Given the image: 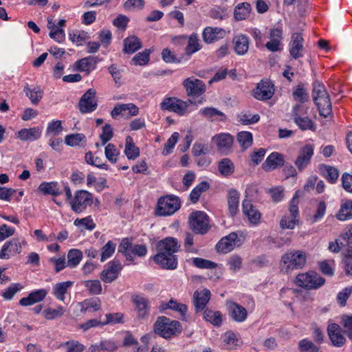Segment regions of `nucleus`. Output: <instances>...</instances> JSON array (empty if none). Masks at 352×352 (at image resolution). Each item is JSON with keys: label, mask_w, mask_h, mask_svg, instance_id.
Masks as SVG:
<instances>
[{"label": "nucleus", "mask_w": 352, "mask_h": 352, "mask_svg": "<svg viewBox=\"0 0 352 352\" xmlns=\"http://www.w3.org/2000/svg\"><path fill=\"white\" fill-rule=\"evenodd\" d=\"M180 248V243L174 237H166L157 243V254L154 261L164 269L175 270L177 266V258L175 253Z\"/></svg>", "instance_id": "f257e3e1"}, {"label": "nucleus", "mask_w": 352, "mask_h": 352, "mask_svg": "<svg viewBox=\"0 0 352 352\" xmlns=\"http://www.w3.org/2000/svg\"><path fill=\"white\" fill-rule=\"evenodd\" d=\"M313 86L314 101L318 107L320 115L327 118L332 111L329 95L324 85L320 82L315 81Z\"/></svg>", "instance_id": "f03ea898"}, {"label": "nucleus", "mask_w": 352, "mask_h": 352, "mask_svg": "<svg viewBox=\"0 0 352 352\" xmlns=\"http://www.w3.org/2000/svg\"><path fill=\"white\" fill-rule=\"evenodd\" d=\"M155 332L164 338H169L180 333L182 326L179 321L172 320L165 316L159 317L154 324Z\"/></svg>", "instance_id": "7ed1b4c3"}, {"label": "nucleus", "mask_w": 352, "mask_h": 352, "mask_svg": "<svg viewBox=\"0 0 352 352\" xmlns=\"http://www.w3.org/2000/svg\"><path fill=\"white\" fill-rule=\"evenodd\" d=\"M306 254L300 250H293L283 254L281 257L282 270L289 272L294 269H300L306 263Z\"/></svg>", "instance_id": "20e7f679"}, {"label": "nucleus", "mask_w": 352, "mask_h": 352, "mask_svg": "<svg viewBox=\"0 0 352 352\" xmlns=\"http://www.w3.org/2000/svg\"><path fill=\"white\" fill-rule=\"evenodd\" d=\"M296 284L302 288L311 290L318 289L325 283V279L314 271L298 274L296 278Z\"/></svg>", "instance_id": "39448f33"}, {"label": "nucleus", "mask_w": 352, "mask_h": 352, "mask_svg": "<svg viewBox=\"0 0 352 352\" xmlns=\"http://www.w3.org/2000/svg\"><path fill=\"white\" fill-rule=\"evenodd\" d=\"M181 206L178 197L170 195L158 199L156 214L159 216H170L177 211Z\"/></svg>", "instance_id": "423d86ee"}, {"label": "nucleus", "mask_w": 352, "mask_h": 352, "mask_svg": "<svg viewBox=\"0 0 352 352\" xmlns=\"http://www.w3.org/2000/svg\"><path fill=\"white\" fill-rule=\"evenodd\" d=\"M189 224L191 230L199 234L206 233L209 229L208 215L202 211L192 212L189 216Z\"/></svg>", "instance_id": "0eeeda50"}, {"label": "nucleus", "mask_w": 352, "mask_h": 352, "mask_svg": "<svg viewBox=\"0 0 352 352\" xmlns=\"http://www.w3.org/2000/svg\"><path fill=\"white\" fill-rule=\"evenodd\" d=\"M192 103L191 100L184 101L175 97H168L164 98L160 103V108L162 110L174 112L180 116H183L186 113L187 108Z\"/></svg>", "instance_id": "6e6552de"}, {"label": "nucleus", "mask_w": 352, "mask_h": 352, "mask_svg": "<svg viewBox=\"0 0 352 352\" xmlns=\"http://www.w3.org/2000/svg\"><path fill=\"white\" fill-rule=\"evenodd\" d=\"M93 203V195L87 190H80L75 192L74 197L70 201L72 210L76 213L83 212Z\"/></svg>", "instance_id": "1a4fd4ad"}, {"label": "nucleus", "mask_w": 352, "mask_h": 352, "mask_svg": "<svg viewBox=\"0 0 352 352\" xmlns=\"http://www.w3.org/2000/svg\"><path fill=\"white\" fill-rule=\"evenodd\" d=\"M240 237H243V233L233 232L223 237L216 245L217 252L227 254L231 252L235 246H239L242 243Z\"/></svg>", "instance_id": "9d476101"}, {"label": "nucleus", "mask_w": 352, "mask_h": 352, "mask_svg": "<svg viewBox=\"0 0 352 352\" xmlns=\"http://www.w3.org/2000/svg\"><path fill=\"white\" fill-rule=\"evenodd\" d=\"M298 199L297 197V192L290 201L289 212L290 217L284 216L280 221V226L282 229H294L295 226L298 223Z\"/></svg>", "instance_id": "9b49d317"}, {"label": "nucleus", "mask_w": 352, "mask_h": 352, "mask_svg": "<svg viewBox=\"0 0 352 352\" xmlns=\"http://www.w3.org/2000/svg\"><path fill=\"white\" fill-rule=\"evenodd\" d=\"M96 92L93 89H88L80 98L78 102L79 111L82 113H91L98 107V100L96 98Z\"/></svg>", "instance_id": "f8f14e48"}, {"label": "nucleus", "mask_w": 352, "mask_h": 352, "mask_svg": "<svg viewBox=\"0 0 352 352\" xmlns=\"http://www.w3.org/2000/svg\"><path fill=\"white\" fill-rule=\"evenodd\" d=\"M131 301L134 305L137 318L140 320L146 319L150 311L149 300L142 295L133 294L131 296Z\"/></svg>", "instance_id": "ddd939ff"}, {"label": "nucleus", "mask_w": 352, "mask_h": 352, "mask_svg": "<svg viewBox=\"0 0 352 352\" xmlns=\"http://www.w3.org/2000/svg\"><path fill=\"white\" fill-rule=\"evenodd\" d=\"M122 266L118 260H113L107 264V268L104 269L100 274V279L107 283H110L116 280Z\"/></svg>", "instance_id": "4468645a"}, {"label": "nucleus", "mask_w": 352, "mask_h": 352, "mask_svg": "<svg viewBox=\"0 0 352 352\" xmlns=\"http://www.w3.org/2000/svg\"><path fill=\"white\" fill-rule=\"evenodd\" d=\"M182 84L188 96H199L206 91V85L204 82L193 77L186 78Z\"/></svg>", "instance_id": "2eb2a0df"}, {"label": "nucleus", "mask_w": 352, "mask_h": 352, "mask_svg": "<svg viewBox=\"0 0 352 352\" xmlns=\"http://www.w3.org/2000/svg\"><path fill=\"white\" fill-rule=\"evenodd\" d=\"M302 106L296 104L293 108L292 116L294 122L298 126V127L302 130H315V126L311 119L307 116H302L301 113Z\"/></svg>", "instance_id": "dca6fc26"}, {"label": "nucleus", "mask_w": 352, "mask_h": 352, "mask_svg": "<svg viewBox=\"0 0 352 352\" xmlns=\"http://www.w3.org/2000/svg\"><path fill=\"white\" fill-rule=\"evenodd\" d=\"M328 336L333 346L342 347L343 346L346 339L344 336L341 327L336 323H332L327 327Z\"/></svg>", "instance_id": "f3484780"}, {"label": "nucleus", "mask_w": 352, "mask_h": 352, "mask_svg": "<svg viewBox=\"0 0 352 352\" xmlns=\"http://www.w3.org/2000/svg\"><path fill=\"white\" fill-rule=\"evenodd\" d=\"M254 96L257 100H265L271 98L274 93L273 84L268 80H261L254 89Z\"/></svg>", "instance_id": "a211bd4d"}, {"label": "nucleus", "mask_w": 352, "mask_h": 352, "mask_svg": "<svg viewBox=\"0 0 352 352\" xmlns=\"http://www.w3.org/2000/svg\"><path fill=\"white\" fill-rule=\"evenodd\" d=\"M211 293L209 289H204L202 291H195L193 294V305L195 312L199 313L204 311L206 308V305L209 302Z\"/></svg>", "instance_id": "6ab92c4d"}, {"label": "nucleus", "mask_w": 352, "mask_h": 352, "mask_svg": "<svg viewBox=\"0 0 352 352\" xmlns=\"http://www.w3.org/2000/svg\"><path fill=\"white\" fill-rule=\"evenodd\" d=\"M226 306L228 309L229 316L233 320L238 322L245 320L248 316V312L245 308L231 300L226 302Z\"/></svg>", "instance_id": "aec40b11"}, {"label": "nucleus", "mask_w": 352, "mask_h": 352, "mask_svg": "<svg viewBox=\"0 0 352 352\" xmlns=\"http://www.w3.org/2000/svg\"><path fill=\"white\" fill-rule=\"evenodd\" d=\"M284 156L277 152H273L267 156L262 164V168L266 172H270L284 165Z\"/></svg>", "instance_id": "412c9836"}, {"label": "nucleus", "mask_w": 352, "mask_h": 352, "mask_svg": "<svg viewBox=\"0 0 352 352\" xmlns=\"http://www.w3.org/2000/svg\"><path fill=\"white\" fill-rule=\"evenodd\" d=\"M313 155L314 148L311 144H307L301 148L295 161V164L299 170H303L309 164Z\"/></svg>", "instance_id": "4be33fe9"}, {"label": "nucleus", "mask_w": 352, "mask_h": 352, "mask_svg": "<svg viewBox=\"0 0 352 352\" xmlns=\"http://www.w3.org/2000/svg\"><path fill=\"white\" fill-rule=\"evenodd\" d=\"M22 250L21 243L18 239H12L6 241L0 251V258H9L10 255H16Z\"/></svg>", "instance_id": "5701e85b"}, {"label": "nucleus", "mask_w": 352, "mask_h": 352, "mask_svg": "<svg viewBox=\"0 0 352 352\" xmlns=\"http://www.w3.org/2000/svg\"><path fill=\"white\" fill-rule=\"evenodd\" d=\"M242 210L252 224L257 225L260 222L261 214L250 200L244 199L243 201Z\"/></svg>", "instance_id": "b1692460"}, {"label": "nucleus", "mask_w": 352, "mask_h": 352, "mask_svg": "<svg viewBox=\"0 0 352 352\" xmlns=\"http://www.w3.org/2000/svg\"><path fill=\"white\" fill-rule=\"evenodd\" d=\"M213 141L216 143L218 150L227 154L231 149L234 138L229 133H221L213 138Z\"/></svg>", "instance_id": "393cba45"}, {"label": "nucleus", "mask_w": 352, "mask_h": 352, "mask_svg": "<svg viewBox=\"0 0 352 352\" xmlns=\"http://www.w3.org/2000/svg\"><path fill=\"white\" fill-rule=\"evenodd\" d=\"M226 35V31L220 28L206 27L203 31V39L207 43H212Z\"/></svg>", "instance_id": "a878e982"}, {"label": "nucleus", "mask_w": 352, "mask_h": 352, "mask_svg": "<svg viewBox=\"0 0 352 352\" xmlns=\"http://www.w3.org/2000/svg\"><path fill=\"white\" fill-rule=\"evenodd\" d=\"M303 38L300 33H294L292 35L290 55L295 59L302 56L301 51L303 49Z\"/></svg>", "instance_id": "bb28decb"}, {"label": "nucleus", "mask_w": 352, "mask_h": 352, "mask_svg": "<svg viewBox=\"0 0 352 352\" xmlns=\"http://www.w3.org/2000/svg\"><path fill=\"white\" fill-rule=\"evenodd\" d=\"M47 294V290L44 289L36 290L31 292L28 297L22 298L19 300V304L21 306L27 307L39 302L45 298Z\"/></svg>", "instance_id": "cd10ccee"}, {"label": "nucleus", "mask_w": 352, "mask_h": 352, "mask_svg": "<svg viewBox=\"0 0 352 352\" xmlns=\"http://www.w3.org/2000/svg\"><path fill=\"white\" fill-rule=\"evenodd\" d=\"M234 50L235 52L242 56L245 54L249 49V38L246 35L239 34L233 38Z\"/></svg>", "instance_id": "c85d7f7f"}, {"label": "nucleus", "mask_w": 352, "mask_h": 352, "mask_svg": "<svg viewBox=\"0 0 352 352\" xmlns=\"http://www.w3.org/2000/svg\"><path fill=\"white\" fill-rule=\"evenodd\" d=\"M203 318L206 322L217 327H219L223 322L222 314L219 311H213L210 309H206L204 311Z\"/></svg>", "instance_id": "c756f323"}, {"label": "nucleus", "mask_w": 352, "mask_h": 352, "mask_svg": "<svg viewBox=\"0 0 352 352\" xmlns=\"http://www.w3.org/2000/svg\"><path fill=\"white\" fill-rule=\"evenodd\" d=\"M73 284L74 283L70 280L56 283L53 287V295L58 300L64 302L65 299V295Z\"/></svg>", "instance_id": "7c9ffc66"}, {"label": "nucleus", "mask_w": 352, "mask_h": 352, "mask_svg": "<svg viewBox=\"0 0 352 352\" xmlns=\"http://www.w3.org/2000/svg\"><path fill=\"white\" fill-rule=\"evenodd\" d=\"M41 131L38 127L23 129L18 132L17 138L23 141H34L41 137Z\"/></svg>", "instance_id": "2f4dec72"}, {"label": "nucleus", "mask_w": 352, "mask_h": 352, "mask_svg": "<svg viewBox=\"0 0 352 352\" xmlns=\"http://www.w3.org/2000/svg\"><path fill=\"white\" fill-rule=\"evenodd\" d=\"M97 58L89 56L76 61L75 67L78 71L87 72L89 74L91 69L95 68Z\"/></svg>", "instance_id": "473e14b6"}, {"label": "nucleus", "mask_w": 352, "mask_h": 352, "mask_svg": "<svg viewBox=\"0 0 352 352\" xmlns=\"http://www.w3.org/2000/svg\"><path fill=\"white\" fill-rule=\"evenodd\" d=\"M339 221H346L352 219V200L342 201L340 208L336 214Z\"/></svg>", "instance_id": "72a5a7b5"}, {"label": "nucleus", "mask_w": 352, "mask_h": 352, "mask_svg": "<svg viewBox=\"0 0 352 352\" xmlns=\"http://www.w3.org/2000/svg\"><path fill=\"white\" fill-rule=\"evenodd\" d=\"M142 47L140 40L135 36H131L124 40L123 52L125 54H133Z\"/></svg>", "instance_id": "f704fd0d"}, {"label": "nucleus", "mask_w": 352, "mask_h": 352, "mask_svg": "<svg viewBox=\"0 0 352 352\" xmlns=\"http://www.w3.org/2000/svg\"><path fill=\"white\" fill-rule=\"evenodd\" d=\"M38 190L44 195H51L53 196H58L63 192L58 187V183L54 182H43L39 185Z\"/></svg>", "instance_id": "c9c22d12"}, {"label": "nucleus", "mask_w": 352, "mask_h": 352, "mask_svg": "<svg viewBox=\"0 0 352 352\" xmlns=\"http://www.w3.org/2000/svg\"><path fill=\"white\" fill-rule=\"evenodd\" d=\"M252 10L251 5L249 3L243 2L238 4L234 8V16L236 21L246 19Z\"/></svg>", "instance_id": "e433bc0d"}, {"label": "nucleus", "mask_w": 352, "mask_h": 352, "mask_svg": "<svg viewBox=\"0 0 352 352\" xmlns=\"http://www.w3.org/2000/svg\"><path fill=\"white\" fill-rule=\"evenodd\" d=\"M239 193L234 189L229 190L228 195V203L229 212L232 216L236 214L239 207Z\"/></svg>", "instance_id": "4c0bfd02"}, {"label": "nucleus", "mask_w": 352, "mask_h": 352, "mask_svg": "<svg viewBox=\"0 0 352 352\" xmlns=\"http://www.w3.org/2000/svg\"><path fill=\"white\" fill-rule=\"evenodd\" d=\"M82 284L91 295H100L102 294V287L101 283L98 279L82 281Z\"/></svg>", "instance_id": "58836bf2"}, {"label": "nucleus", "mask_w": 352, "mask_h": 352, "mask_svg": "<svg viewBox=\"0 0 352 352\" xmlns=\"http://www.w3.org/2000/svg\"><path fill=\"white\" fill-rule=\"evenodd\" d=\"M124 153L129 160H135L140 155L139 148L134 145L133 139L130 136H127L126 138Z\"/></svg>", "instance_id": "ea45409f"}, {"label": "nucleus", "mask_w": 352, "mask_h": 352, "mask_svg": "<svg viewBox=\"0 0 352 352\" xmlns=\"http://www.w3.org/2000/svg\"><path fill=\"white\" fill-rule=\"evenodd\" d=\"M201 47L198 36L196 34H192L190 36L188 41V45L186 47L185 51L188 56H190L196 52L199 51Z\"/></svg>", "instance_id": "a19ab883"}, {"label": "nucleus", "mask_w": 352, "mask_h": 352, "mask_svg": "<svg viewBox=\"0 0 352 352\" xmlns=\"http://www.w3.org/2000/svg\"><path fill=\"white\" fill-rule=\"evenodd\" d=\"M25 95L30 98L33 104L36 105L41 100L43 94V90L39 87H35L33 89L29 88L28 85H26L24 88Z\"/></svg>", "instance_id": "79ce46f5"}, {"label": "nucleus", "mask_w": 352, "mask_h": 352, "mask_svg": "<svg viewBox=\"0 0 352 352\" xmlns=\"http://www.w3.org/2000/svg\"><path fill=\"white\" fill-rule=\"evenodd\" d=\"M218 169L221 175L227 177L234 173V166L230 159L223 158L219 162Z\"/></svg>", "instance_id": "37998d69"}, {"label": "nucleus", "mask_w": 352, "mask_h": 352, "mask_svg": "<svg viewBox=\"0 0 352 352\" xmlns=\"http://www.w3.org/2000/svg\"><path fill=\"white\" fill-rule=\"evenodd\" d=\"M65 142L69 146H80L81 143H86V137L82 133H76L65 136Z\"/></svg>", "instance_id": "c03bdc74"}, {"label": "nucleus", "mask_w": 352, "mask_h": 352, "mask_svg": "<svg viewBox=\"0 0 352 352\" xmlns=\"http://www.w3.org/2000/svg\"><path fill=\"white\" fill-rule=\"evenodd\" d=\"M209 188V184L207 182H202L196 186L190 194V199L192 203L199 200L201 194Z\"/></svg>", "instance_id": "a18cd8bd"}, {"label": "nucleus", "mask_w": 352, "mask_h": 352, "mask_svg": "<svg viewBox=\"0 0 352 352\" xmlns=\"http://www.w3.org/2000/svg\"><path fill=\"white\" fill-rule=\"evenodd\" d=\"M81 309L83 311H87L89 309H93V311H98L101 308V302L98 298H90L86 299L80 303Z\"/></svg>", "instance_id": "49530a36"}, {"label": "nucleus", "mask_w": 352, "mask_h": 352, "mask_svg": "<svg viewBox=\"0 0 352 352\" xmlns=\"http://www.w3.org/2000/svg\"><path fill=\"white\" fill-rule=\"evenodd\" d=\"M237 141L244 151L252 144V135L248 131H241L237 135Z\"/></svg>", "instance_id": "de8ad7c7"}, {"label": "nucleus", "mask_w": 352, "mask_h": 352, "mask_svg": "<svg viewBox=\"0 0 352 352\" xmlns=\"http://www.w3.org/2000/svg\"><path fill=\"white\" fill-rule=\"evenodd\" d=\"M82 257V252L77 249L70 250L67 254V266L69 267H75L80 262Z\"/></svg>", "instance_id": "09e8293b"}, {"label": "nucleus", "mask_w": 352, "mask_h": 352, "mask_svg": "<svg viewBox=\"0 0 352 352\" xmlns=\"http://www.w3.org/2000/svg\"><path fill=\"white\" fill-rule=\"evenodd\" d=\"M132 244L128 238H125L121 241L118 247V252L123 254L126 258L131 261H133V256L130 253Z\"/></svg>", "instance_id": "8fccbe9b"}, {"label": "nucleus", "mask_w": 352, "mask_h": 352, "mask_svg": "<svg viewBox=\"0 0 352 352\" xmlns=\"http://www.w3.org/2000/svg\"><path fill=\"white\" fill-rule=\"evenodd\" d=\"M168 305H169V309L178 311L181 314L182 320H187L188 317L186 313L188 308L186 305L179 303L176 300L170 299L168 302Z\"/></svg>", "instance_id": "3c124183"}, {"label": "nucleus", "mask_w": 352, "mask_h": 352, "mask_svg": "<svg viewBox=\"0 0 352 352\" xmlns=\"http://www.w3.org/2000/svg\"><path fill=\"white\" fill-rule=\"evenodd\" d=\"M116 244L109 241L101 249L100 261L104 262L115 252Z\"/></svg>", "instance_id": "603ef678"}, {"label": "nucleus", "mask_w": 352, "mask_h": 352, "mask_svg": "<svg viewBox=\"0 0 352 352\" xmlns=\"http://www.w3.org/2000/svg\"><path fill=\"white\" fill-rule=\"evenodd\" d=\"M201 114L207 118L215 119L216 117L219 116L221 118L220 120L226 119L225 114L214 107H206L200 111Z\"/></svg>", "instance_id": "864d4df0"}, {"label": "nucleus", "mask_w": 352, "mask_h": 352, "mask_svg": "<svg viewBox=\"0 0 352 352\" xmlns=\"http://www.w3.org/2000/svg\"><path fill=\"white\" fill-rule=\"evenodd\" d=\"M74 224L77 227H82L89 230H93L96 228V224L90 216L82 219H76Z\"/></svg>", "instance_id": "5fc2aeb1"}, {"label": "nucleus", "mask_w": 352, "mask_h": 352, "mask_svg": "<svg viewBox=\"0 0 352 352\" xmlns=\"http://www.w3.org/2000/svg\"><path fill=\"white\" fill-rule=\"evenodd\" d=\"M104 154L105 157L110 162L116 163L117 161V156L119 155V151L116 149L114 144L109 143L105 146Z\"/></svg>", "instance_id": "6e6d98bb"}, {"label": "nucleus", "mask_w": 352, "mask_h": 352, "mask_svg": "<svg viewBox=\"0 0 352 352\" xmlns=\"http://www.w3.org/2000/svg\"><path fill=\"white\" fill-rule=\"evenodd\" d=\"M239 120L243 124H252L257 122L260 116L258 114H254L252 116L249 113L241 112L239 116Z\"/></svg>", "instance_id": "4d7b16f0"}, {"label": "nucleus", "mask_w": 352, "mask_h": 352, "mask_svg": "<svg viewBox=\"0 0 352 352\" xmlns=\"http://www.w3.org/2000/svg\"><path fill=\"white\" fill-rule=\"evenodd\" d=\"M64 313V309L62 307H58L56 309H46L43 311V314L47 320H52L62 316Z\"/></svg>", "instance_id": "13d9d810"}, {"label": "nucleus", "mask_w": 352, "mask_h": 352, "mask_svg": "<svg viewBox=\"0 0 352 352\" xmlns=\"http://www.w3.org/2000/svg\"><path fill=\"white\" fill-rule=\"evenodd\" d=\"M192 264L198 268L210 270L215 268L217 265L216 263L201 258H194Z\"/></svg>", "instance_id": "bf43d9fd"}, {"label": "nucleus", "mask_w": 352, "mask_h": 352, "mask_svg": "<svg viewBox=\"0 0 352 352\" xmlns=\"http://www.w3.org/2000/svg\"><path fill=\"white\" fill-rule=\"evenodd\" d=\"M323 174L330 183H335L339 176L338 169L331 166H324Z\"/></svg>", "instance_id": "052dcab7"}, {"label": "nucleus", "mask_w": 352, "mask_h": 352, "mask_svg": "<svg viewBox=\"0 0 352 352\" xmlns=\"http://www.w3.org/2000/svg\"><path fill=\"white\" fill-rule=\"evenodd\" d=\"M298 347L300 351L304 352H318V348L308 339L300 340Z\"/></svg>", "instance_id": "680f3d73"}, {"label": "nucleus", "mask_w": 352, "mask_h": 352, "mask_svg": "<svg viewBox=\"0 0 352 352\" xmlns=\"http://www.w3.org/2000/svg\"><path fill=\"white\" fill-rule=\"evenodd\" d=\"M150 50H145L142 53H138L132 59V62L135 65H144L149 60Z\"/></svg>", "instance_id": "e2e57ef3"}, {"label": "nucleus", "mask_w": 352, "mask_h": 352, "mask_svg": "<svg viewBox=\"0 0 352 352\" xmlns=\"http://www.w3.org/2000/svg\"><path fill=\"white\" fill-rule=\"evenodd\" d=\"M342 324L344 329V333L349 339L352 341V315L342 316Z\"/></svg>", "instance_id": "0e129e2a"}, {"label": "nucleus", "mask_w": 352, "mask_h": 352, "mask_svg": "<svg viewBox=\"0 0 352 352\" xmlns=\"http://www.w3.org/2000/svg\"><path fill=\"white\" fill-rule=\"evenodd\" d=\"M60 346L65 348L66 352H82L85 349L84 345L77 341L66 342Z\"/></svg>", "instance_id": "69168bd1"}, {"label": "nucleus", "mask_w": 352, "mask_h": 352, "mask_svg": "<svg viewBox=\"0 0 352 352\" xmlns=\"http://www.w3.org/2000/svg\"><path fill=\"white\" fill-rule=\"evenodd\" d=\"M293 96L295 100L301 103H304L309 100V95L307 90L300 85L297 87L296 91H294Z\"/></svg>", "instance_id": "338daca9"}, {"label": "nucleus", "mask_w": 352, "mask_h": 352, "mask_svg": "<svg viewBox=\"0 0 352 352\" xmlns=\"http://www.w3.org/2000/svg\"><path fill=\"white\" fill-rule=\"evenodd\" d=\"M340 239L343 241L341 242V245H342L344 248H346L343 252L344 258L346 259L352 258V237H349V239H344L342 237V234H341Z\"/></svg>", "instance_id": "774afa93"}]
</instances>
